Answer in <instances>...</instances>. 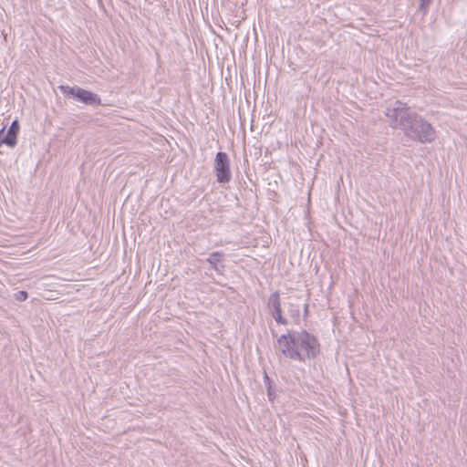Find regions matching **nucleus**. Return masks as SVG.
Here are the masks:
<instances>
[{
	"label": "nucleus",
	"mask_w": 467,
	"mask_h": 467,
	"mask_svg": "<svg viewBox=\"0 0 467 467\" xmlns=\"http://www.w3.org/2000/svg\"><path fill=\"white\" fill-rule=\"evenodd\" d=\"M277 348L291 359L305 361L319 352L317 339L305 330L292 331L277 339Z\"/></svg>",
	"instance_id": "2"
},
{
	"label": "nucleus",
	"mask_w": 467,
	"mask_h": 467,
	"mask_svg": "<svg viewBox=\"0 0 467 467\" xmlns=\"http://www.w3.org/2000/svg\"><path fill=\"white\" fill-rule=\"evenodd\" d=\"M386 116L392 128L401 130L407 138L414 141L431 143L436 139L432 125L400 100L387 108Z\"/></svg>",
	"instance_id": "1"
},
{
	"label": "nucleus",
	"mask_w": 467,
	"mask_h": 467,
	"mask_svg": "<svg viewBox=\"0 0 467 467\" xmlns=\"http://www.w3.org/2000/svg\"><path fill=\"white\" fill-rule=\"evenodd\" d=\"M58 88L64 93V94H69L72 95L74 98L78 99L79 101L91 106H97L101 104V99L99 95L81 88L79 87H69V86H59Z\"/></svg>",
	"instance_id": "3"
},
{
	"label": "nucleus",
	"mask_w": 467,
	"mask_h": 467,
	"mask_svg": "<svg viewBox=\"0 0 467 467\" xmlns=\"http://www.w3.org/2000/svg\"><path fill=\"white\" fill-rule=\"evenodd\" d=\"M27 296L28 295L26 291H18L15 294L16 299L20 302L26 300Z\"/></svg>",
	"instance_id": "9"
},
{
	"label": "nucleus",
	"mask_w": 467,
	"mask_h": 467,
	"mask_svg": "<svg viewBox=\"0 0 467 467\" xmlns=\"http://www.w3.org/2000/svg\"><path fill=\"white\" fill-rule=\"evenodd\" d=\"M431 3V0H420L419 9L422 12L423 15L428 13Z\"/></svg>",
	"instance_id": "8"
},
{
	"label": "nucleus",
	"mask_w": 467,
	"mask_h": 467,
	"mask_svg": "<svg viewBox=\"0 0 467 467\" xmlns=\"http://www.w3.org/2000/svg\"><path fill=\"white\" fill-rule=\"evenodd\" d=\"M224 259V254L223 252H213L207 258V262L210 264L211 268L216 272L222 273L224 268L223 264Z\"/></svg>",
	"instance_id": "7"
},
{
	"label": "nucleus",
	"mask_w": 467,
	"mask_h": 467,
	"mask_svg": "<svg viewBox=\"0 0 467 467\" xmlns=\"http://www.w3.org/2000/svg\"><path fill=\"white\" fill-rule=\"evenodd\" d=\"M272 396H273V393L271 392V389L269 388L268 389V397L270 400L272 399Z\"/></svg>",
	"instance_id": "10"
},
{
	"label": "nucleus",
	"mask_w": 467,
	"mask_h": 467,
	"mask_svg": "<svg viewBox=\"0 0 467 467\" xmlns=\"http://www.w3.org/2000/svg\"><path fill=\"white\" fill-rule=\"evenodd\" d=\"M214 171L219 183H227L231 181L230 161L225 152H217L214 160Z\"/></svg>",
	"instance_id": "4"
},
{
	"label": "nucleus",
	"mask_w": 467,
	"mask_h": 467,
	"mask_svg": "<svg viewBox=\"0 0 467 467\" xmlns=\"http://www.w3.org/2000/svg\"><path fill=\"white\" fill-rule=\"evenodd\" d=\"M267 305L275 320L279 324L286 325L287 320L282 316V308L278 292H275L269 296Z\"/></svg>",
	"instance_id": "5"
},
{
	"label": "nucleus",
	"mask_w": 467,
	"mask_h": 467,
	"mask_svg": "<svg viewBox=\"0 0 467 467\" xmlns=\"http://www.w3.org/2000/svg\"><path fill=\"white\" fill-rule=\"evenodd\" d=\"M19 129H20V127H19L18 120L15 119L11 123L5 136L1 139V142H3L4 144H6L7 146H9L11 148H14L16 145V137H17Z\"/></svg>",
	"instance_id": "6"
}]
</instances>
